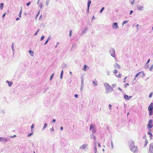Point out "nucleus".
I'll use <instances>...</instances> for the list:
<instances>
[{"label":"nucleus","mask_w":153,"mask_h":153,"mask_svg":"<svg viewBox=\"0 0 153 153\" xmlns=\"http://www.w3.org/2000/svg\"><path fill=\"white\" fill-rule=\"evenodd\" d=\"M11 48H12V50L13 51H14V45H13V43H12V46H11Z\"/></svg>","instance_id":"8fccbe9b"},{"label":"nucleus","mask_w":153,"mask_h":153,"mask_svg":"<svg viewBox=\"0 0 153 153\" xmlns=\"http://www.w3.org/2000/svg\"><path fill=\"white\" fill-rule=\"evenodd\" d=\"M29 52L31 56H33L34 54V52L32 51H29Z\"/></svg>","instance_id":"f3484780"},{"label":"nucleus","mask_w":153,"mask_h":153,"mask_svg":"<svg viewBox=\"0 0 153 153\" xmlns=\"http://www.w3.org/2000/svg\"><path fill=\"white\" fill-rule=\"evenodd\" d=\"M128 22V20H126V21H124V22H123L122 23L123 25H124L125 24L127 23Z\"/></svg>","instance_id":"bb28decb"},{"label":"nucleus","mask_w":153,"mask_h":153,"mask_svg":"<svg viewBox=\"0 0 153 153\" xmlns=\"http://www.w3.org/2000/svg\"><path fill=\"white\" fill-rule=\"evenodd\" d=\"M92 83H93L94 86H97V83H96L94 81H93L92 82Z\"/></svg>","instance_id":"c756f323"},{"label":"nucleus","mask_w":153,"mask_h":153,"mask_svg":"<svg viewBox=\"0 0 153 153\" xmlns=\"http://www.w3.org/2000/svg\"><path fill=\"white\" fill-rule=\"evenodd\" d=\"M6 82L8 83V85L10 87H11L13 84L12 82H9L8 80H6Z\"/></svg>","instance_id":"dca6fc26"},{"label":"nucleus","mask_w":153,"mask_h":153,"mask_svg":"<svg viewBox=\"0 0 153 153\" xmlns=\"http://www.w3.org/2000/svg\"><path fill=\"white\" fill-rule=\"evenodd\" d=\"M87 30V28H85L84 30L82 32V33H81V34L80 35V36H82L83 35V34H84L85 33L86 31Z\"/></svg>","instance_id":"a211bd4d"},{"label":"nucleus","mask_w":153,"mask_h":153,"mask_svg":"<svg viewBox=\"0 0 153 153\" xmlns=\"http://www.w3.org/2000/svg\"><path fill=\"white\" fill-rule=\"evenodd\" d=\"M134 0H130L129 1L131 3L132 5H134Z\"/></svg>","instance_id":"5701e85b"},{"label":"nucleus","mask_w":153,"mask_h":153,"mask_svg":"<svg viewBox=\"0 0 153 153\" xmlns=\"http://www.w3.org/2000/svg\"><path fill=\"white\" fill-rule=\"evenodd\" d=\"M140 74H142V75H141V76L142 77H144L145 74L143 71L141 72V73Z\"/></svg>","instance_id":"473e14b6"},{"label":"nucleus","mask_w":153,"mask_h":153,"mask_svg":"<svg viewBox=\"0 0 153 153\" xmlns=\"http://www.w3.org/2000/svg\"><path fill=\"white\" fill-rule=\"evenodd\" d=\"M153 109V103H151L149 106L148 107V110L150 111H152Z\"/></svg>","instance_id":"6e6552de"},{"label":"nucleus","mask_w":153,"mask_h":153,"mask_svg":"<svg viewBox=\"0 0 153 153\" xmlns=\"http://www.w3.org/2000/svg\"><path fill=\"white\" fill-rule=\"evenodd\" d=\"M33 134V132L32 131V132H31V133H29L27 135V137H29L30 136H31L32 134Z\"/></svg>","instance_id":"72a5a7b5"},{"label":"nucleus","mask_w":153,"mask_h":153,"mask_svg":"<svg viewBox=\"0 0 153 153\" xmlns=\"http://www.w3.org/2000/svg\"><path fill=\"white\" fill-rule=\"evenodd\" d=\"M117 71H118L117 70H114L113 71V73L114 74H116L117 73Z\"/></svg>","instance_id":"e433bc0d"},{"label":"nucleus","mask_w":153,"mask_h":153,"mask_svg":"<svg viewBox=\"0 0 153 153\" xmlns=\"http://www.w3.org/2000/svg\"><path fill=\"white\" fill-rule=\"evenodd\" d=\"M88 146V145L87 144H83L82 146H80L79 147V149H85L87 146Z\"/></svg>","instance_id":"2eb2a0df"},{"label":"nucleus","mask_w":153,"mask_h":153,"mask_svg":"<svg viewBox=\"0 0 153 153\" xmlns=\"http://www.w3.org/2000/svg\"><path fill=\"white\" fill-rule=\"evenodd\" d=\"M7 141V139L5 138H3L2 137H0V142L1 141H3L4 143L6 142Z\"/></svg>","instance_id":"9b49d317"},{"label":"nucleus","mask_w":153,"mask_h":153,"mask_svg":"<svg viewBox=\"0 0 153 153\" xmlns=\"http://www.w3.org/2000/svg\"><path fill=\"white\" fill-rule=\"evenodd\" d=\"M128 143L130 148H131V147L134 146V142L133 140H130L128 141Z\"/></svg>","instance_id":"20e7f679"},{"label":"nucleus","mask_w":153,"mask_h":153,"mask_svg":"<svg viewBox=\"0 0 153 153\" xmlns=\"http://www.w3.org/2000/svg\"><path fill=\"white\" fill-rule=\"evenodd\" d=\"M89 7H87V10H86V12L87 13H89Z\"/></svg>","instance_id":"37998d69"},{"label":"nucleus","mask_w":153,"mask_h":153,"mask_svg":"<svg viewBox=\"0 0 153 153\" xmlns=\"http://www.w3.org/2000/svg\"><path fill=\"white\" fill-rule=\"evenodd\" d=\"M54 75V73H53L51 76V77L50 78V81H51L52 80V79L53 78Z\"/></svg>","instance_id":"c85d7f7f"},{"label":"nucleus","mask_w":153,"mask_h":153,"mask_svg":"<svg viewBox=\"0 0 153 153\" xmlns=\"http://www.w3.org/2000/svg\"><path fill=\"white\" fill-rule=\"evenodd\" d=\"M152 94H153V93L152 92H151L149 94V98H151L152 97Z\"/></svg>","instance_id":"49530a36"},{"label":"nucleus","mask_w":153,"mask_h":153,"mask_svg":"<svg viewBox=\"0 0 153 153\" xmlns=\"http://www.w3.org/2000/svg\"><path fill=\"white\" fill-rule=\"evenodd\" d=\"M139 24H137V25H136V26L137 27V30H138V26H139Z\"/></svg>","instance_id":"bf43d9fd"},{"label":"nucleus","mask_w":153,"mask_h":153,"mask_svg":"<svg viewBox=\"0 0 153 153\" xmlns=\"http://www.w3.org/2000/svg\"><path fill=\"white\" fill-rule=\"evenodd\" d=\"M112 27L114 29H116L119 28L118 26L117 25V22H114L112 24Z\"/></svg>","instance_id":"423d86ee"},{"label":"nucleus","mask_w":153,"mask_h":153,"mask_svg":"<svg viewBox=\"0 0 153 153\" xmlns=\"http://www.w3.org/2000/svg\"><path fill=\"white\" fill-rule=\"evenodd\" d=\"M90 137L91 139H93L94 140H95L96 137L94 136V134L92 133L91 135H90Z\"/></svg>","instance_id":"4468645a"},{"label":"nucleus","mask_w":153,"mask_h":153,"mask_svg":"<svg viewBox=\"0 0 153 153\" xmlns=\"http://www.w3.org/2000/svg\"><path fill=\"white\" fill-rule=\"evenodd\" d=\"M83 82H84L83 80L82 79L81 80V84H84Z\"/></svg>","instance_id":"69168bd1"},{"label":"nucleus","mask_w":153,"mask_h":153,"mask_svg":"<svg viewBox=\"0 0 153 153\" xmlns=\"http://www.w3.org/2000/svg\"><path fill=\"white\" fill-rule=\"evenodd\" d=\"M94 152H97V147H95L94 148Z\"/></svg>","instance_id":"6e6d98bb"},{"label":"nucleus","mask_w":153,"mask_h":153,"mask_svg":"<svg viewBox=\"0 0 153 153\" xmlns=\"http://www.w3.org/2000/svg\"><path fill=\"white\" fill-rule=\"evenodd\" d=\"M104 7H102L101 9V10H100V13H102V12L103 11V10H104Z\"/></svg>","instance_id":"58836bf2"},{"label":"nucleus","mask_w":153,"mask_h":153,"mask_svg":"<svg viewBox=\"0 0 153 153\" xmlns=\"http://www.w3.org/2000/svg\"><path fill=\"white\" fill-rule=\"evenodd\" d=\"M92 129V133L94 134L95 133L96 131V129L94 128V126L92 124L90 126V130Z\"/></svg>","instance_id":"0eeeda50"},{"label":"nucleus","mask_w":153,"mask_h":153,"mask_svg":"<svg viewBox=\"0 0 153 153\" xmlns=\"http://www.w3.org/2000/svg\"><path fill=\"white\" fill-rule=\"evenodd\" d=\"M106 73H107V75L108 76V75H110V72L109 71H107L106 72Z\"/></svg>","instance_id":"864d4df0"},{"label":"nucleus","mask_w":153,"mask_h":153,"mask_svg":"<svg viewBox=\"0 0 153 153\" xmlns=\"http://www.w3.org/2000/svg\"><path fill=\"white\" fill-rule=\"evenodd\" d=\"M109 53L111 56L113 57H115V51L114 48H111L110 49L109 51Z\"/></svg>","instance_id":"7ed1b4c3"},{"label":"nucleus","mask_w":153,"mask_h":153,"mask_svg":"<svg viewBox=\"0 0 153 153\" xmlns=\"http://www.w3.org/2000/svg\"><path fill=\"white\" fill-rule=\"evenodd\" d=\"M84 86V84H81V91H82L83 89V88Z\"/></svg>","instance_id":"4d7b16f0"},{"label":"nucleus","mask_w":153,"mask_h":153,"mask_svg":"<svg viewBox=\"0 0 153 153\" xmlns=\"http://www.w3.org/2000/svg\"><path fill=\"white\" fill-rule=\"evenodd\" d=\"M39 6L41 8V9L42 6V4L41 3H40L39 5Z\"/></svg>","instance_id":"603ef678"},{"label":"nucleus","mask_w":153,"mask_h":153,"mask_svg":"<svg viewBox=\"0 0 153 153\" xmlns=\"http://www.w3.org/2000/svg\"><path fill=\"white\" fill-rule=\"evenodd\" d=\"M67 67V65L66 64L63 65L62 66V69H63Z\"/></svg>","instance_id":"09e8293b"},{"label":"nucleus","mask_w":153,"mask_h":153,"mask_svg":"<svg viewBox=\"0 0 153 153\" xmlns=\"http://www.w3.org/2000/svg\"><path fill=\"white\" fill-rule=\"evenodd\" d=\"M63 74V70H62L61 72V74H60V78L61 79H62V78Z\"/></svg>","instance_id":"412c9836"},{"label":"nucleus","mask_w":153,"mask_h":153,"mask_svg":"<svg viewBox=\"0 0 153 153\" xmlns=\"http://www.w3.org/2000/svg\"><path fill=\"white\" fill-rule=\"evenodd\" d=\"M108 106H109V109L110 110L111 109V108L112 106L110 104H109Z\"/></svg>","instance_id":"052dcab7"},{"label":"nucleus","mask_w":153,"mask_h":153,"mask_svg":"<svg viewBox=\"0 0 153 153\" xmlns=\"http://www.w3.org/2000/svg\"><path fill=\"white\" fill-rule=\"evenodd\" d=\"M112 85L113 87L114 88H115L116 87L117 85L115 83V84H112Z\"/></svg>","instance_id":"79ce46f5"},{"label":"nucleus","mask_w":153,"mask_h":153,"mask_svg":"<svg viewBox=\"0 0 153 153\" xmlns=\"http://www.w3.org/2000/svg\"><path fill=\"white\" fill-rule=\"evenodd\" d=\"M148 143V142L147 140H146L145 141V143L144 146H146Z\"/></svg>","instance_id":"c9c22d12"},{"label":"nucleus","mask_w":153,"mask_h":153,"mask_svg":"<svg viewBox=\"0 0 153 153\" xmlns=\"http://www.w3.org/2000/svg\"><path fill=\"white\" fill-rule=\"evenodd\" d=\"M149 67V65H148V64H146V65L145 66V68L147 69Z\"/></svg>","instance_id":"7c9ffc66"},{"label":"nucleus","mask_w":153,"mask_h":153,"mask_svg":"<svg viewBox=\"0 0 153 153\" xmlns=\"http://www.w3.org/2000/svg\"><path fill=\"white\" fill-rule=\"evenodd\" d=\"M30 4H31V2H28V3H27V4L26 5H27V6H29V5H30Z\"/></svg>","instance_id":"13d9d810"},{"label":"nucleus","mask_w":153,"mask_h":153,"mask_svg":"<svg viewBox=\"0 0 153 153\" xmlns=\"http://www.w3.org/2000/svg\"><path fill=\"white\" fill-rule=\"evenodd\" d=\"M91 3V1L90 0H88V1L87 7H90V6Z\"/></svg>","instance_id":"6ab92c4d"},{"label":"nucleus","mask_w":153,"mask_h":153,"mask_svg":"<svg viewBox=\"0 0 153 153\" xmlns=\"http://www.w3.org/2000/svg\"><path fill=\"white\" fill-rule=\"evenodd\" d=\"M150 61V59H149L147 61V62L146 64H148L149 62Z\"/></svg>","instance_id":"338daca9"},{"label":"nucleus","mask_w":153,"mask_h":153,"mask_svg":"<svg viewBox=\"0 0 153 153\" xmlns=\"http://www.w3.org/2000/svg\"><path fill=\"white\" fill-rule=\"evenodd\" d=\"M149 111V115L150 116L152 115V111Z\"/></svg>","instance_id":"ea45409f"},{"label":"nucleus","mask_w":153,"mask_h":153,"mask_svg":"<svg viewBox=\"0 0 153 153\" xmlns=\"http://www.w3.org/2000/svg\"><path fill=\"white\" fill-rule=\"evenodd\" d=\"M153 69V64L152 65L151 67L149 68V70L150 71H152Z\"/></svg>","instance_id":"cd10ccee"},{"label":"nucleus","mask_w":153,"mask_h":153,"mask_svg":"<svg viewBox=\"0 0 153 153\" xmlns=\"http://www.w3.org/2000/svg\"><path fill=\"white\" fill-rule=\"evenodd\" d=\"M49 2H50L49 1L46 0V3H45V4L47 6H48V5Z\"/></svg>","instance_id":"2f4dec72"},{"label":"nucleus","mask_w":153,"mask_h":153,"mask_svg":"<svg viewBox=\"0 0 153 153\" xmlns=\"http://www.w3.org/2000/svg\"><path fill=\"white\" fill-rule=\"evenodd\" d=\"M114 66L115 68L118 69H120L121 68L120 65L117 63H115L114 65Z\"/></svg>","instance_id":"f8f14e48"},{"label":"nucleus","mask_w":153,"mask_h":153,"mask_svg":"<svg viewBox=\"0 0 153 153\" xmlns=\"http://www.w3.org/2000/svg\"><path fill=\"white\" fill-rule=\"evenodd\" d=\"M48 41H48V40H47L44 43V45H46L48 43Z\"/></svg>","instance_id":"680f3d73"},{"label":"nucleus","mask_w":153,"mask_h":153,"mask_svg":"<svg viewBox=\"0 0 153 153\" xmlns=\"http://www.w3.org/2000/svg\"><path fill=\"white\" fill-rule=\"evenodd\" d=\"M149 152L150 153H153V144H150L149 146Z\"/></svg>","instance_id":"9d476101"},{"label":"nucleus","mask_w":153,"mask_h":153,"mask_svg":"<svg viewBox=\"0 0 153 153\" xmlns=\"http://www.w3.org/2000/svg\"><path fill=\"white\" fill-rule=\"evenodd\" d=\"M111 149H113V148H114V145L113 144V142L112 140H111Z\"/></svg>","instance_id":"a19ab883"},{"label":"nucleus","mask_w":153,"mask_h":153,"mask_svg":"<svg viewBox=\"0 0 153 153\" xmlns=\"http://www.w3.org/2000/svg\"><path fill=\"white\" fill-rule=\"evenodd\" d=\"M104 85L105 88V93L108 94L109 93H111L112 91H113L114 89L112 87L107 83H104Z\"/></svg>","instance_id":"f257e3e1"},{"label":"nucleus","mask_w":153,"mask_h":153,"mask_svg":"<svg viewBox=\"0 0 153 153\" xmlns=\"http://www.w3.org/2000/svg\"><path fill=\"white\" fill-rule=\"evenodd\" d=\"M87 67V66L86 65H84V68L83 69V70H84L85 71H86V68Z\"/></svg>","instance_id":"f704fd0d"},{"label":"nucleus","mask_w":153,"mask_h":153,"mask_svg":"<svg viewBox=\"0 0 153 153\" xmlns=\"http://www.w3.org/2000/svg\"><path fill=\"white\" fill-rule=\"evenodd\" d=\"M152 120L151 119L149 121L147 127L149 129H151L152 127Z\"/></svg>","instance_id":"39448f33"},{"label":"nucleus","mask_w":153,"mask_h":153,"mask_svg":"<svg viewBox=\"0 0 153 153\" xmlns=\"http://www.w3.org/2000/svg\"><path fill=\"white\" fill-rule=\"evenodd\" d=\"M6 14V13H4L2 15V17L4 18Z\"/></svg>","instance_id":"774afa93"},{"label":"nucleus","mask_w":153,"mask_h":153,"mask_svg":"<svg viewBox=\"0 0 153 153\" xmlns=\"http://www.w3.org/2000/svg\"><path fill=\"white\" fill-rule=\"evenodd\" d=\"M141 73V72H140L139 73L136 74L135 76V77H138L140 74Z\"/></svg>","instance_id":"de8ad7c7"},{"label":"nucleus","mask_w":153,"mask_h":153,"mask_svg":"<svg viewBox=\"0 0 153 153\" xmlns=\"http://www.w3.org/2000/svg\"><path fill=\"white\" fill-rule=\"evenodd\" d=\"M137 9L140 10V11L143 10L144 8V7L143 6H141V5H138L137 6Z\"/></svg>","instance_id":"ddd939ff"},{"label":"nucleus","mask_w":153,"mask_h":153,"mask_svg":"<svg viewBox=\"0 0 153 153\" xmlns=\"http://www.w3.org/2000/svg\"><path fill=\"white\" fill-rule=\"evenodd\" d=\"M130 149L131 151L134 153H137L138 151L137 147L136 146H134L132 147H131V148Z\"/></svg>","instance_id":"f03ea898"},{"label":"nucleus","mask_w":153,"mask_h":153,"mask_svg":"<svg viewBox=\"0 0 153 153\" xmlns=\"http://www.w3.org/2000/svg\"><path fill=\"white\" fill-rule=\"evenodd\" d=\"M0 113L2 114H5V111L4 110H1L0 111Z\"/></svg>","instance_id":"b1692460"},{"label":"nucleus","mask_w":153,"mask_h":153,"mask_svg":"<svg viewBox=\"0 0 153 153\" xmlns=\"http://www.w3.org/2000/svg\"><path fill=\"white\" fill-rule=\"evenodd\" d=\"M147 134L149 135L150 137V139H152V133L150 132H148L147 133Z\"/></svg>","instance_id":"aec40b11"},{"label":"nucleus","mask_w":153,"mask_h":153,"mask_svg":"<svg viewBox=\"0 0 153 153\" xmlns=\"http://www.w3.org/2000/svg\"><path fill=\"white\" fill-rule=\"evenodd\" d=\"M45 38V36H41V39H40V41H42L44 38Z\"/></svg>","instance_id":"4c0bfd02"},{"label":"nucleus","mask_w":153,"mask_h":153,"mask_svg":"<svg viewBox=\"0 0 153 153\" xmlns=\"http://www.w3.org/2000/svg\"><path fill=\"white\" fill-rule=\"evenodd\" d=\"M129 85V84L128 83H126L125 84V86H124V88H126V87Z\"/></svg>","instance_id":"5fc2aeb1"},{"label":"nucleus","mask_w":153,"mask_h":153,"mask_svg":"<svg viewBox=\"0 0 153 153\" xmlns=\"http://www.w3.org/2000/svg\"><path fill=\"white\" fill-rule=\"evenodd\" d=\"M22 7H21L20 12L19 13V16L20 17H21V13H22Z\"/></svg>","instance_id":"393cba45"},{"label":"nucleus","mask_w":153,"mask_h":153,"mask_svg":"<svg viewBox=\"0 0 153 153\" xmlns=\"http://www.w3.org/2000/svg\"><path fill=\"white\" fill-rule=\"evenodd\" d=\"M16 137V135H14L13 136H10V138H14L15 137Z\"/></svg>","instance_id":"c03bdc74"},{"label":"nucleus","mask_w":153,"mask_h":153,"mask_svg":"<svg viewBox=\"0 0 153 153\" xmlns=\"http://www.w3.org/2000/svg\"><path fill=\"white\" fill-rule=\"evenodd\" d=\"M72 33V30H70L69 31V36L70 37H71V36Z\"/></svg>","instance_id":"a18cd8bd"},{"label":"nucleus","mask_w":153,"mask_h":153,"mask_svg":"<svg viewBox=\"0 0 153 153\" xmlns=\"http://www.w3.org/2000/svg\"><path fill=\"white\" fill-rule=\"evenodd\" d=\"M34 127V125L33 124H32L31 126V131Z\"/></svg>","instance_id":"3c124183"},{"label":"nucleus","mask_w":153,"mask_h":153,"mask_svg":"<svg viewBox=\"0 0 153 153\" xmlns=\"http://www.w3.org/2000/svg\"><path fill=\"white\" fill-rule=\"evenodd\" d=\"M133 12V11L132 10H131L130 11L129 14L131 15Z\"/></svg>","instance_id":"0e129e2a"},{"label":"nucleus","mask_w":153,"mask_h":153,"mask_svg":"<svg viewBox=\"0 0 153 153\" xmlns=\"http://www.w3.org/2000/svg\"><path fill=\"white\" fill-rule=\"evenodd\" d=\"M74 97L76 98H77L78 97V95L77 94H75L74 95Z\"/></svg>","instance_id":"e2e57ef3"},{"label":"nucleus","mask_w":153,"mask_h":153,"mask_svg":"<svg viewBox=\"0 0 153 153\" xmlns=\"http://www.w3.org/2000/svg\"><path fill=\"white\" fill-rule=\"evenodd\" d=\"M47 123H45L44 124L43 127L42 129V130H44L45 128L47 127Z\"/></svg>","instance_id":"4be33fe9"},{"label":"nucleus","mask_w":153,"mask_h":153,"mask_svg":"<svg viewBox=\"0 0 153 153\" xmlns=\"http://www.w3.org/2000/svg\"><path fill=\"white\" fill-rule=\"evenodd\" d=\"M132 97V96H128V95L125 94L124 95V98L126 100H129Z\"/></svg>","instance_id":"1a4fd4ad"},{"label":"nucleus","mask_w":153,"mask_h":153,"mask_svg":"<svg viewBox=\"0 0 153 153\" xmlns=\"http://www.w3.org/2000/svg\"><path fill=\"white\" fill-rule=\"evenodd\" d=\"M3 5H4V4L3 3H1L0 5V8L1 10L3 8Z\"/></svg>","instance_id":"a878e982"}]
</instances>
